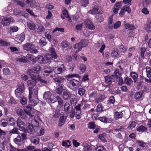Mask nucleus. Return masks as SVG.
Wrapping results in <instances>:
<instances>
[{
    "label": "nucleus",
    "mask_w": 151,
    "mask_h": 151,
    "mask_svg": "<svg viewBox=\"0 0 151 151\" xmlns=\"http://www.w3.org/2000/svg\"><path fill=\"white\" fill-rule=\"evenodd\" d=\"M34 127L31 124L29 125L28 127V128L26 129V130L28 133H31L32 132H34Z\"/></svg>",
    "instance_id": "obj_44"
},
{
    "label": "nucleus",
    "mask_w": 151,
    "mask_h": 151,
    "mask_svg": "<svg viewBox=\"0 0 151 151\" xmlns=\"http://www.w3.org/2000/svg\"><path fill=\"white\" fill-rule=\"evenodd\" d=\"M30 105L29 104L27 106L25 107L24 108V111L26 113L27 116H29L30 118L32 119L33 116L31 114V111L32 109V108L30 106Z\"/></svg>",
    "instance_id": "obj_16"
},
{
    "label": "nucleus",
    "mask_w": 151,
    "mask_h": 151,
    "mask_svg": "<svg viewBox=\"0 0 151 151\" xmlns=\"http://www.w3.org/2000/svg\"><path fill=\"white\" fill-rule=\"evenodd\" d=\"M9 134H19V132L17 128H14L9 132Z\"/></svg>",
    "instance_id": "obj_47"
},
{
    "label": "nucleus",
    "mask_w": 151,
    "mask_h": 151,
    "mask_svg": "<svg viewBox=\"0 0 151 151\" xmlns=\"http://www.w3.org/2000/svg\"><path fill=\"white\" fill-rule=\"evenodd\" d=\"M123 9V10L125 12V11L129 13L131 12V10L130 7L128 6H123L122 8Z\"/></svg>",
    "instance_id": "obj_53"
},
{
    "label": "nucleus",
    "mask_w": 151,
    "mask_h": 151,
    "mask_svg": "<svg viewBox=\"0 0 151 151\" xmlns=\"http://www.w3.org/2000/svg\"><path fill=\"white\" fill-rule=\"evenodd\" d=\"M41 67L39 65H37L34 67L32 69H29L27 71V74L30 76V78L32 79H37V81H40L41 83L46 84L47 83L46 81L42 79L41 77L38 75L37 76H35L34 74L32 73L39 74L40 72Z\"/></svg>",
    "instance_id": "obj_2"
},
{
    "label": "nucleus",
    "mask_w": 151,
    "mask_h": 151,
    "mask_svg": "<svg viewBox=\"0 0 151 151\" xmlns=\"http://www.w3.org/2000/svg\"><path fill=\"white\" fill-rule=\"evenodd\" d=\"M70 142L68 140L64 141L62 143V145L64 147H69L70 145Z\"/></svg>",
    "instance_id": "obj_50"
},
{
    "label": "nucleus",
    "mask_w": 151,
    "mask_h": 151,
    "mask_svg": "<svg viewBox=\"0 0 151 151\" xmlns=\"http://www.w3.org/2000/svg\"><path fill=\"white\" fill-rule=\"evenodd\" d=\"M7 120L10 125L13 126L15 125L16 121L14 118L12 117H9L7 119Z\"/></svg>",
    "instance_id": "obj_36"
},
{
    "label": "nucleus",
    "mask_w": 151,
    "mask_h": 151,
    "mask_svg": "<svg viewBox=\"0 0 151 151\" xmlns=\"http://www.w3.org/2000/svg\"><path fill=\"white\" fill-rule=\"evenodd\" d=\"M124 82L125 84L130 85L132 83L133 81L131 78L127 77L125 78Z\"/></svg>",
    "instance_id": "obj_46"
},
{
    "label": "nucleus",
    "mask_w": 151,
    "mask_h": 151,
    "mask_svg": "<svg viewBox=\"0 0 151 151\" xmlns=\"http://www.w3.org/2000/svg\"><path fill=\"white\" fill-rule=\"evenodd\" d=\"M14 19L11 16L2 17L0 18V23L4 26L9 25L11 23L14 22Z\"/></svg>",
    "instance_id": "obj_8"
},
{
    "label": "nucleus",
    "mask_w": 151,
    "mask_h": 151,
    "mask_svg": "<svg viewBox=\"0 0 151 151\" xmlns=\"http://www.w3.org/2000/svg\"><path fill=\"white\" fill-rule=\"evenodd\" d=\"M6 133L5 131L2 130L0 128V139H6L5 137Z\"/></svg>",
    "instance_id": "obj_48"
},
{
    "label": "nucleus",
    "mask_w": 151,
    "mask_h": 151,
    "mask_svg": "<svg viewBox=\"0 0 151 151\" xmlns=\"http://www.w3.org/2000/svg\"><path fill=\"white\" fill-rule=\"evenodd\" d=\"M88 45V42L86 40H82L79 43L75 44L73 46V48L77 49L76 52L80 51L82 48L86 47Z\"/></svg>",
    "instance_id": "obj_11"
},
{
    "label": "nucleus",
    "mask_w": 151,
    "mask_h": 151,
    "mask_svg": "<svg viewBox=\"0 0 151 151\" xmlns=\"http://www.w3.org/2000/svg\"><path fill=\"white\" fill-rule=\"evenodd\" d=\"M23 48L24 50L36 54L38 52L36 46L32 43H27L23 45Z\"/></svg>",
    "instance_id": "obj_6"
},
{
    "label": "nucleus",
    "mask_w": 151,
    "mask_h": 151,
    "mask_svg": "<svg viewBox=\"0 0 151 151\" xmlns=\"http://www.w3.org/2000/svg\"><path fill=\"white\" fill-rule=\"evenodd\" d=\"M17 61L22 63H26L27 62V59L23 55H20L17 57L16 59Z\"/></svg>",
    "instance_id": "obj_28"
},
{
    "label": "nucleus",
    "mask_w": 151,
    "mask_h": 151,
    "mask_svg": "<svg viewBox=\"0 0 151 151\" xmlns=\"http://www.w3.org/2000/svg\"><path fill=\"white\" fill-rule=\"evenodd\" d=\"M135 51V47H132L129 49L128 50V56L130 57L132 56V54Z\"/></svg>",
    "instance_id": "obj_39"
},
{
    "label": "nucleus",
    "mask_w": 151,
    "mask_h": 151,
    "mask_svg": "<svg viewBox=\"0 0 151 151\" xmlns=\"http://www.w3.org/2000/svg\"><path fill=\"white\" fill-rule=\"evenodd\" d=\"M60 114V110L58 109H56L54 114V117L55 118H58L59 117Z\"/></svg>",
    "instance_id": "obj_62"
},
{
    "label": "nucleus",
    "mask_w": 151,
    "mask_h": 151,
    "mask_svg": "<svg viewBox=\"0 0 151 151\" xmlns=\"http://www.w3.org/2000/svg\"><path fill=\"white\" fill-rule=\"evenodd\" d=\"M67 84L71 89L75 90L79 87L80 83L78 81L72 79L68 80Z\"/></svg>",
    "instance_id": "obj_7"
},
{
    "label": "nucleus",
    "mask_w": 151,
    "mask_h": 151,
    "mask_svg": "<svg viewBox=\"0 0 151 151\" xmlns=\"http://www.w3.org/2000/svg\"><path fill=\"white\" fill-rule=\"evenodd\" d=\"M6 144V139H0V150L2 151L4 150Z\"/></svg>",
    "instance_id": "obj_25"
},
{
    "label": "nucleus",
    "mask_w": 151,
    "mask_h": 151,
    "mask_svg": "<svg viewBox=\"0 0 151 151\" xmlns=\"http://www.w3.org/2000/svg\"><path fill=\"white\" fill-rule=\"evenodd\" d=\"M124 27L126 29H128L129 30H133L135 29L134 25L128 23L125 24H124Z\"/></svg>",
    "instance_id": "obj_37"
},
{
    "label": "nucleus",
    "mask_w": 151,
    "mask_h": 151,
    "mask_svg": "<svg viewBox=\"0 0 151 151\" xmlns=\"http://www.w3.org/2000/svg\"><path fill=\"white\" fill-rule=\"evenodd\" d=\"M123 111L120 112L116 111L114 114V117L116 119L121 118L123 115Z\"/></svg>",
    "instance_id": "obj_34"
},
{
    "label": "nucleus",
    "mask_w": 151,
    "mask_h": 151,
    "mask_svg": "<svg viewBox=\"0 0 151 151\" xmlns=\"http://www.w3.org/2000/svg\"><path fill=\"white\" fill-rule=\"evenodd\" d=\"M3 71L4 75H8L10 74V71L8 68H5L3 69Z\"/></svg>",
    "instance_id": "obj_56"
},
{
    "label": "nucleus",
    "mask_w": 151,
    "mask_h": 151,
    "mask_svg": "<svg viewBox=\"0 0 151 151\" xmlns=\"http://www.w3.org/2000/svg\"><path fill=\"white\" fill-rule=\"evenodd\" d=\"M87 102V100L84 99H83L81 101V107H83V109H86L90 108V105Z\"/></svg>",
    "instance_id": "obj_22"
},
{
    "label": "nucleus",
    "mask_w": 151,
    "mask_h": 151,
    "mask_svg": "<svg viewBox=\"0 0 151 151\" xmlns=\"http://www.w3.org/2000/svg\"><path fill=\"white\" fill-rule=\"evenodd\" d=\"M39 43L41 46H44L47 44L46 39L44 37H42L40 40Z\"/></svg>",
    "instance_id": "obj_49"
},
{
    "label": "nucleus",
    "mask_w": 151,
    "mask_h": 151,
    "mask_svg": "<svg viewBox=\"0 0 151 151\" xmlns=\"http://www.w3.org/2000/svg\"><path fill=\"white\" fill-rule=\"evenodd\" d=\"M142 4L144 6L148 7L151 4V0H142Z\"/></svg>",
    "instance_id": "obj_40"
},
{
    "label": "nucleus",
    "mask_w": 151,
    "mask_h": 151,
    "mask_svg": "<svg viewBox=\"0 0 151 151\" xmlns=\"http://www.w3.org/2000/svg\"><path fill=\"white\" fill-rule=\"evenodd\" d=\"M89 3V0H82L81 1V6L84 7L86 6Z\"/></svg>",
    "instance_id": "obj_45"
},
{
    "label": "nucleus",
    "mask_w": 151,
    "mask_h": 151,
    "mask_svg": "<svg viewBox=\"0 0 151 151\" xmlns=\"http://www.w3.org/2000/svg\"><path fill=\"white\" fill-rule=\"evenodd\" d=\"M31 0H26L23 3L20 1H17V4L22 7H28L31 4Z\"/></svg>",
    "instance_id": "obj_15"
},
{
    "label": "nucleus",
    "mask_w": 151,
    "mask_h": 151,
    "mask_svg": "<svg viewBox=\"0 0 151 151\" xmlns=\"http://www.w3.org/2000/svg\"><path fill=\"white\" fill-rule=\"evenodd\" d=\"M88 13L89 14H94L95 13L98 14H101L102 13L101 12H100L99 11L97 7H95L93 8V9L92 10H91L89 11Z\"/></svg>",
    "instance_id": "obj_32"
},
{
    "label": "nucleus",
    "mask_w": 151,
    "mask_h": 151,
    "mask_svg": "<svg viewBox=\"0 0 151 151\" xmlns=\"http://www.w3.org/2000/svg\"><path fill=\"white\" fill-rule=\"evenodd\" d=\"M8 122L7 119H2L0 121V126L4 127L7 126Z\"/></svg>",
    "instance_id": "obj_35"
},
{
    "label": "nucleus",
    "mask_w": 151,
    "mask_h": 151,
    "mask_svg": "<svg viewBox=\"0 0 151 151\" xmlns=\"http://www.w3.org/2000/svg\"><path fill=\"white\" fill-rule=\"evenodd\" d=\"M18 29V28L17 27L13 26L10 28L9 29V30L10 32H14L17 31Z\"/></svg>",
    "instance_id": "obj_59"
},
{
    "label": "nucleus",
    "mask_w": 151,
    "mask_h": 151,
    "mask_svg": "<svg viewBox=\"0 0 151 151\" xmlns=\"http://www.w3.org/2000/svg\"><path fill=\"white\" fill-rule=\"evenodd\" d=\"M96 151H106V149L103 146H99L96 148Z\"/></svg>",
    "instance_id": "obj_64"
},
{
    "label": "nucleus",
    "mask_w": 151,
    "mask_h": 151,
    "mask_svg": "<svg viewBox=\"0 0 151 151\" xmlns=\"http://www.w3.org/2000/svg\"><path fill=\"white\" fill-rule=\"evenodd\" d=\"M13 12L14 14L16 15H23L25 17H27L28 16V14H26L23 12H19V11L17 9H14Z\"/></svg>",
    "instance_id": "obj_30"
},
{
    "label": "nucleus",
    "mask_w": 151,
    "mask_h": 151,
    "mask_svg": "<svg viewBox=\"0 0 151 151\" xmlns=\"http://www.w3.org/2000/svg\"><path fill=\"white\" fill-rule=\"evenodd\" d=\"M65 121V120L64 119V116H60L59 120L58 126L60 127L62 126L64 124Z\"/></svg>",
    "instance_id": "obj_38"
},
{
    "label": "nucleus",
    "mask_w": 151,
    "mask_h": 151,
    "mask_svg": "<svg viewBox=\"0 0 151 151\" xmlns=\"http://www.w3.org/2000/svg\"><path fill=\"white\" fill-rule=\"evenodd\" d=\"M37 88H36L34 91V93H29V104L32 106H35L38 102L39 100L37 98Z\"/></svg>",
    "instance_id": "obj_4"
},
{
    "label": "nucleus",
    "mask_w": 151,
    "mask_h": 151,
    "mask_svg": "<svg viewBox=\"0 0 151 151\" xmlns=\"http://www.w3.org/2000/svg\"><path fill=\"white\" fill-rule=\"evenodd\" d=\"M130 76L134 80V83H135L137 81V78L138 76V74L134 72H131L130 73Z\"/></svg>",
    "instance_id": "obj_33"
},
{
    "label": "nucleus",
    "mask_w": 151,
    "mask_h": 151,
    "mask_svg": "<svg viewBox=\"0 0 151 151\" xmlns=\"http://www.w3.org/2000/svg\"><path fill=\"white\" fill-rule=\"evenodd\" d=\"M62 47L64 48L69 47L70 49L72 47V46L70 43L65 40H63L61 43Z\"/></svg>",
    "instance_id": "obj_31"
},
{
    "label": "nucleus",
    "mask_w": 151,
    "mask_h": 151,
    "mask_svg": "<svg viewBox=\"0 0 151 151\" xmlns=\"http://www.w3.org/2000/svg\"><path fill=\"white\" fill-rule=\"evenodd\" d=\"M84 23L87 28L91 30H93L95 29V27L93 22L90 20L86 19L84 21Z\"/></svg>",
    "instance_id": "obj_14"
},
{
    "label": "nucleus",
    "mask_w": 151,
    "mask_h": 151,
    "mask_svg": "<svg viewBox=\"0 0 151 151\" xmlns=\"http://www.w3.org/2000/svg\"><path fill=\"white\" fill-rule=\"evenodd\" d=\"M65 70L64 65L62 64L60 67H56L53 69H52L50 67H47L45 68L42 71V73L44 76H48L49 74L52 73L54 70V73L56 74H59L62 71Z\"/></svg>",
    "instance_id": "obj_3"
},
{
    "label": "nucleus",
    "mask_w": 151,
    "mask_h": 151,
    "mask_svg": "<svg viewBox=\"0 0 151 151\" xmlns=\"http://www.w3.org/2000/svg\"><path fill=\"white\" fill-rule=\"evenodd\" d=\"M110 57L112 58H118L119 56V52L117 48L113 49L110 54Z\"/></svg>",
    "instance_id": "obj_17"
},
{
    "label": "nucleus",
    "mask_w": 151,
    "mask_h": 151,
    "mask_svg": "<svg viewBox=\"0 0 151 151\" xmlns=\"http://www.w3.org/2000/svg\"><path fill=\"white\" fill-rule=\"evenodd\" d=\"M142 92H138L135 94L134 98L136 100H139L142 97Z\"/></svg>",
    "instance_id": "obj_42"
},
{
    "label": "nucleus",
    "mask_w": 151,
    "mask_h": 151,
    "mask_svg": "<svg viewBox=\"0 0 151 151\" xmlns=\"http://www.w3.org/2000/svg\"><path fill=\"white\" fill-rule=\"evenodd\" d=\"M37 79H32V80L28 81L27 82V85L29 87V93H34V91L36 88H37V91H38V87H35L34 88V87L35 86L36 83Z\"/></svg>",
    "instance_id": "obj_12"
},
{
    "label": "nucleus",
    "mask_w": 151,
    "mask_h": 151,
    "mask_svg": "<svg viewBox=\"0 0 151 151\" xmlns=\"http://www.w3.org/2000/svg\"><path fill=\"white\" fill-rule=\"evenodd\" d=\"M121 22L120 21H118L115 22L114 25V28L115 29H116L120 27L121 24Z\"/></svg>",
    "instance_id": "obj_63"
},
{
    "label": "nucleus",
    "mask_w": 151,
    "mask_h": 151,
    "mask_svg": "<svg viewBox=\"0 0 151 151\" xmlns=\"http://www.w3.org/2000/svg\"><path fill=\"white\" fill-rule=\"evenodd\" d=\"M28 7L34 8L37 9L39 7V4L36 2L35 0H31V4L29 5Z\"/></svg>",
    "instance_id": "obj_27"
},
{
    "label": "nucleus",
    "mask_w": 151,
    "mask_h": 151,
    "mask_svg": "<svg viewBox=\"0 0 151 151\" xmlns=\"http://www.w3.org/2000/svg\"><path fill=\"white\" fill-rule=\"evenodd\" d=\"M58 57L55 50L52 47L50 48L49 53L46 54L45 56L44 57L42 55H38L36 58L37 60L41 64L49 63L51 62V59L53 58L56 59Z\"/></svg>",
    "instance_id": "obj_1"
},
{
    "label": "nucleus",
    "mask_w": 151,
    "mask_h": 151,
    "mask_svg": "<svg viewBox=\"0 0 151 151\" xmlns=\"http://www.w3.org/2000/svg\"><path fill=\"white\" fill-rule=\"evenodd\" d=\"M136 123L134 121H132L128 127L127 128L129 129H132L134 128L136 125Z\"/></svg>",
    "instance_id": "obj_57"
},
{
    "label": "nucleus",
    "mask_w": 151,
    "mask_h": 151,
    "mask_svg": "<svg viewBox=\"0 0 151 151\" xmlns=\"http://www.w3.org/2000/svg\"><path fill=\"white\" fill-rule=\"evenodd\" d=\"M24 84L22 83H19L18 88L15 90V92L16 96L17 98H20L23 96V93L24 91Z\"/></svg>",
    "instance_id": "obj_9"
},
{
    "label": "nucleus",
    "mask_w": 151,
    "mask_h": 151,
    "mask_svg": "<svg viewBox=\"0 0 151 151\" xmlns=\"http://www.w3.org/2000/svg\"><path fill=\"white\" fill-rule=\"evenodd\" d=\"M99 120L104 123H111L113 122L112 118H108L105 116L100 117L99 118Z\"/></svg>",
    "instance_id": "obj_19"
},
{
    "label": "nucleus",
    "mask_w": 151,
    "mask_h": 151,
    "mask_svg": "<svg viewBox=\"0 0 151 151\" xmlns=\"http://www.w3.org/2000/svg\"><path fill=\"white\" fill-rule=\"evenodd\" d=\"M83 147L84 151H92V149L91 146L88 145L87 142H85L83 143L82 145Z\"/></svg>",
    "instance_id": "obj_20"
},
{
    "label": "nucleus",
    "mask_w": 151,
    "mask_h": 151,
    "mask_svg": "<svg viewBox=\"0 0 151 151\" xmlns=\"http://www.w3.org/2000/svg\"><path fill=\"white\" fill-rule=\"evenodd\" d=\"M31 124L34 127H37L39 126L38 122L35 119L32 120Z\"/></svg>",
    "instance_id": "obj_51"
},
{
    "label": "nucleus",
    "mask_w": 151,
    "mask_h": 151,
    "mask_svg": "<svg viewBox=\"0 0 151 151\" xmlns=\"http://www.w3.org/2000/svg\"><path fill=\"white\" fill-rule=\"evenodd\" d=\"M56 100H57L59 105L60 106H62L63 105V101L61 98L59 96H57L55 97Z\"/></svg>",
    "instance_id": "obj_52"
},
{
    "label": "nucleus",
    "mask_w": 151,
    "mask_h": 151,
    "mask_svg": "<svg viewBox=\"0 0 151 151\" xmlns=\"http://www.w3.org/2000/svg\"><path fill=\"white\" fill-rule=\"evenodd\" d=\"M70 105L67 102L65 103L64 105V111L66 112L69 111L70 109Z\"/></svg>",
    "instance_id": "obj_55"
},
{
    "label": "nucleus",
    "mask_w": 151,
    "mask_h": 151,
    "mask_svg": "<svg viewBox=\"0 0 151 151\" xmlns=\"http://www.w3.org/2000/svg\"><path fill=\"white\" fill-rule=\"evenodd\" d=\"M71 94L69 92L65 89H64L63 91V96L64 99L65 100H67L68 98H70Z\"/></svg>",
    "instance_id": "obj_26"
},
{
    "label": "nucleus",
    "mask_w": 151,
    "mask_h": 151,
    "mask_svg": "<svg viewBox=\"0 0 151 151\" xmlns=\"http://www.w3.org/2000/svg\"><path fill=\"white\" fill-rule=\"evenodd\" d=\"M106 134H101L99 135V138L103 142H106Z\"/></svg>",
    "instance_id": "obj_54"
},
{
    "label": "nucleus",
    "mask_w": 151,
    "mask_h": 151,
    "mask_svg": "<svg viewBox=\"0 0 151 151\" xmlns=\"http://www.w3.org/2000/svg\"><path fill=\"white\" fill-rule=\"evenodd\" d=\"M105 82L109 85H110L112 83V81L111 78L109 77H105Z\"/></svg>",
    "instance_id": "obj_61"
},
{
    "label": "nucleus",
    "mask_w": 151,
    "mask_h": 151,
    "mask_svg": "<svg viewBox=\"0 0 151 151\" xmlns=\"http://www.w3.org/2000/svg\"><path fill=\"white\" fill-rule=\"evenodd\" d=\"M14 141L18 146L20 145L22 142L21 136L20 135H18L17 137L14 139Z\"/></svg>",
    "instance_id": "obj_24"
},
{
    "label": "nucleus",
    "mask_w": 151,
    "mask_h": 151,
    "mask_svg": "<svg viewBox=\"0 0 151 151\" xmlns=\"http://www.w3.org/2000/svg\"><path fill=\"white\" fill-rule=\"evenodd\" d=\"M17 127L19 128V129L23 132L26 131V126L25 123L21 120L20 118H18L17 121Z\"/></svg>",
    "instance_id": "obj_13"
},
{
    "label": "nucleus",
    "mask_w": 151,
    "mask_h": 151,
    "mask_svg": "<svg viewBox=\"0 0 151 151\" xmlns=\"http://www.w3.org/2000/svg\"><path fill=\"white\" fill-rule=\"evenodd\" d=\"M27 98L24 97H23L20 100V102L22 105H25L27 104Z\"/></svg>",
    "instance_id": "obj_60"
},
{
    "label": "nucleus",
    "mask_w": 151,
    "mask_h": 151,
    "mask_svg": "<svg viewBox=\"0 0 151 151\" xmlns=\"http://www.w3.org/2000/svg\"><path fill=\"white\" fill-rule=\"evenodd\" d=\"M32 142L34 144L37 145L39 143V139L37 137H32L30 138Z\"/></svg>",
    "instance_id": "obj_41"
},
{
    "label": "nucleus",
    "mask_w": 151,
    "mask_h": 151,
    "mask_svg": "<svg viewBox=\"0 0 151 151\" xmlns=\"http://www.w3.org/2000/svg\"><path fill=\"white\" fill-rule=\"evenodd\" d=\"M147 130V128L142 125L139 126L137 129V131L139 132H142Z\"/></svg>",
    "instance_id": "obj_58"
},
{
    "label": "nucleus",
    "mask_w": 151,
    "mask_h": 151,
    "mask_svg": "<svg viewBox=\"0 0 151 151\" xmlns=\"http://www.w3.org/2000/svg\"><path fill=\"white\" fill-rule=\"evenodd\" d=\"M55 81L59 84L57 85L55 91L58 94H60L65 89L61 84L65 81V79L62 77H58L55 79Z\"/></svg>",
    "instance_id": "obj_5"
},
{
    "label": "nucleus",
    "mask_w": 151,
    "mask_h": 151,
    "mask_svg": "<svg viewBox=\"0 0 151 151\" xmlns=\"http://www.w3.org/2000/svg\"><path fill=\"white\" fill-rule=\"evenodd\" d=\"M24 151H41L39 149H35L34 147L31 146H27L26 147L23 149Z\"/></svg>",
    "instance_id": "obj_29"
},
{
    "label": "nucleus",
    "mask_w": 151,
    "mask_h": 151,
    "mask_svg": "<svg viewBox=\"0 0 151 151\" xmlns=\"http://www.w3.org/2000/svg\"><path fill=\"white\" fill-rule=\"evenodd\" d=\"M17 113L19 116H21L23 119H25L26 117H27L25 112L24 111L22 110L20 108L17 109Z\"/></svg>",
    "instance_id": "obj_18"
},
{
    "label": "nucleus",
    "mask_w": 151,
    "mask_h": 151,
    "mask_svg": "<svg viewBox=\"0 0 151 151\" xmlns=\"http://www.w3.org/2000/svg\"><path fill=\"white\" fill-rule=\"evenodd\" d=\"M43 98L44 99L47 100L51 103H53L56 101L55 97L50 91H46L43 94Z\"/></svg>",
    "instance_id": "obj_10"
},
{
    "label": "nucleus",
    "mask_w": 151,
    "mask_h": 151,
    "mask_svg": "<svg viewBox=\"0 0 151 151\" xmlns=\"http://www.w3.org/2000/svg\"><path fill=\"white\" fill-rule=\"evenodd\" d=\"M27 27L30 30H35L37 29L36 24L32 21H29L27 22Z\"/></svg>",
    "instance_id": "obj_21"
},
{
    "label": "nucleus",
    "mask_w": 151,
    "mask_h": 151,
    "mask_svg": "<svg viewBox=\"0 0 151 151\" xmlns=\"http://www.w3.org/2000/svg\"><path fill=\"white\" fill-rule=\"evenodd\" d=\"M146 70L147 76L150 78L151 77V68L150 67L147 66L146 68Z\"/></svg>",
    "instance_id": "obj_43"
},
{
    "label": "nucleus",
    "mask_w": 151,
    "mask_h": 151,
    "mask_svg": "<svg viewBox=\"0 0 151 151\" xmlns=\"http://www.w3.org/2000/svg\"><path fill=\"white\" fill-rule=\"evenodd\" d=\"M15 40L18 43H20L24 40V36L23 34L16 35L15 38Z\"/></svg>",
    "instance_id": "obj_23"
}]
</instances>
